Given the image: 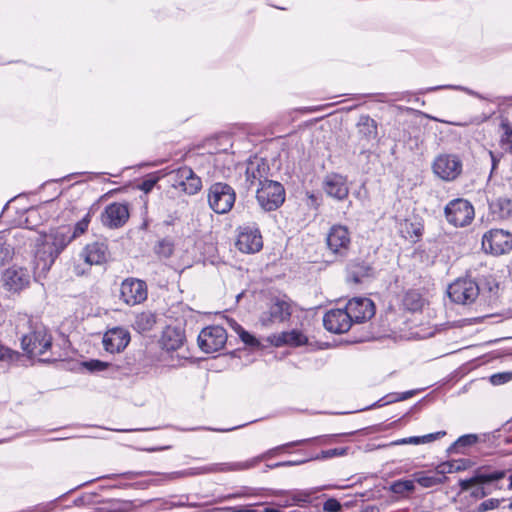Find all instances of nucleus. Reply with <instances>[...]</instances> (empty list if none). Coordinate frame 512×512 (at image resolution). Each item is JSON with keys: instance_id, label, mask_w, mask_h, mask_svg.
Listing matches in <instances>:
<instances>
[{"instance_id": "obj_1", "label": "nucleus", "mask_w": 512, "mask_h": 512, "mask_svg": "<svg viewBox=\"0 0 512 512\" xmlns=\"http://www.w3.org/2000/svg\"><path fill=\"white\" fill-rule=\"evenodd\" d=\"M506 474V470L481 467L475 471L473 477L459 480V487L461 491L472 490L471 495L476 498H483L503 488L501 482Z\"/></svg>"}, {"instance_id": "obj_2", "label": "nucleus", "mask_w": 512, "mask_h": 512, "mask_svg": "<svg viewBox=\"0 0 512 512\" xmlns=\"http://www.w3.org/2000/svg\"><path fill=\"white\" fill-rule=\"evenodd\" d=\"M313 438L301 439L296 441L287 442L285 444L271 448L264 453L238 462L215 463L202 468L203 473H219V472H239L257 467L262 461L276 456L278 453L285 451L288 448L296 447L309 443Z\"/></svg>"}, {"instance_id": "obj_3", "label": "nucleus", "mask_w": 512, "mask_h": 512, "mask_svg": "<svg viewBox=\"0 0 512 512\" xmlns=\"http://www.w3.org/2000/svg\"><path fill=\"white\" fill-rule=\"evenodd\" d=\"M295 307L296 304L287 295L272 296L259 316V323L266 328L285 323L290 320Z\"/></svg>"}, {"instance_id": "obj_4", "label": "nucleus", "mask_w": 512, "mask_h": 512, "mask_svg": "<svg viewBox=\"0 0 512 512\" xmlns=\"http://www.w3.org/2000/svg\"><path fill=\"white\" fill-rule=\"evenodd\" d=\"M22 349L29 357H44L52 347V336L44 326H35L21 339Z\"/></svg>"}, {"instance_id": "obj_5", "label": "nucleus", "mask_w": 512, "mask_h": 512, "mask_svg": "<svg viewBox=\"0 0 512 512\" xmlns=\"http://www.w3.org/2000/svg\"><path fill=\"white\" fill-rule=\"evenodd\" d=\"M72 239L73 236H70L69 228L52 229L42 236L41 248L38 250V254H47L46 260L52 263Z\"/></svg>"}, {"instance_id": "obj_6", "label": "nucleus", "mask_w": 512, "mask_h": 512, "mask_svg": "<svg viewBox=\"0 0 512 512\" xmlns=\"http://www.w3.org/2000/svg\"><path fill=\"white\" fill-rule=\"evenodd\" d=\"M256 199L264 211H274L278 209L285 201V189L277 181H264L257 188Z\"/></svg>"}, {"instance_id": "obj_7", "label": "nucleus", "mask_w": 512, "mask_h": 512, "mask_svg": "<svg viewBox=\"0 0 512 512\" xmlns=\"http://www.w3.org/2000/svg\"><path fill=\"white\" fill-rule=\"evenodd\" d=\"M447 222L454 227H465L471 224L475 217L473 205L464 198L453 199L444 208Z\"/></svg>"}, {"instance_id": "obj_8", "label": "nucleus", "mask_w": 512, "mask_h": 512, "mask_svg": "<svg viewBox=\"0 0 512 512\" xmlns=\"http://www.w3.org/2000/svg\"><path fill=\"white\" fill-rule=\"evenodd\" d=\"M448 295L453 302L468 305L480 296V285L471 277H461L449 285Z\"/></svg>"}, {"instance_id": "obj_9", "label": "nucleus", "mask_w": 512, "mask_h": 512, "mask_svg": "<svg viewBox=\"0 0 512 512\" xmlns=\"http://www.w3.org/2000/svg\"><path fill=\"white\" fill-rule=\"evenodd\" d=\"M236 199L234 189L226 183H214L208 191V202L210 208L217 214L229 212Z\"/></svg>"}, {"instance_id": "obj_10", "label": "nucleus", "mask_w": 512, "mask_h": 512, "mask_svg": "<svg viewBox=\"0 0 512 512\" xmlns=\"http://www.w3.org/2000/svg\"><path fill=\"white\" fill-rule=\"evenodd\" d=\"M168 178L173 188L187 195H195L202 189L201 178L188 166L171 171Z\"/></svg>"}, {"instance_id": "obj_11", "label": "nucleus", "mask_w": 512, "mask_h": 512, "mask_svg": "<svg viewBox=\"0 0 512 512\" xmlns=\"http://www.w3.org/2000/svg\"><path fill=\"white\" fill-rule=\"evenodd\" d=\"M462 169V161L455 154H440L432 163L434 174L447 182L456 180L461 175Z\"/></svg>"}, {"instance_id": "obj_12", "label": "nucleus", "mask_w": 512, "mask_h": 512, "mask_svg": "<svg viewBox=\"0 0 512 512\" xmlns=\"http://www.w3.org/2000/svg\"><path fill=\"white\" fill-rule=\"evenodd\" d=\"M326 243L329 251L336 258L346 257L351 246L349 229L341 224L333 225L327 233Z\"/></svg>"}, {"instance_id": "obj_13", "label": "nucleus", "mask_w": 512, "mask_h": 512, "mask_svg": "<svg viewBox=\"0 0 512 512\" xmlns=\"http://www.w3.org/2000/svg\"><path fill=\"white\" fill-rule=\"evenodd\" d=\"M482 248L486 253L503 255L512 249V236L502 229H491L482 237Z\"/></svg>"}, {"instance_id": "obj_14", "label": "nucleus", "mask_w": 512, "mask_h": 512, "mask_svg": "<svg viewBox=\"0 0 512 512\" xmlns=\"http://www.w3.org/2000/svg\"><path fill=\"white\" fill-rule=\"evenodd\" d=\"M226 341V330L218 325L205 327L198 335V345L205 353H214L221 350Z\"/></svg>"}, {"instance_id": "obj_15", "label": "nucleus", "mask_w": 512, "mask_h": 512, "mask_svg": "<svg viewBox=\"0 0 512 512\" xmlns=\"http://www.w3.org/2000/svg\"><path fill=\"white\" fill-rule=\"evenodd\" d=\"M147 294V285L142 280L128 278L121 284L120 297L129 306L142 303L147 299Z\"/></svg>"}, {"instance_id": "obj_16", "label": "nucleus", "mask_w": 512, "mask_h": 512, "mask_svg": "<svg viewBox=\"0 0 512 512\" xmlns=\"http://www.w3.org/2000/svg\"><path fill=\"white\" fill-rule=\"evenodd\" d=\"M236 247L239 251L247 254L260 251L263 247V240L259 229L250 226L240 227Z\"/></svg>"}, {"instance_id": "obj_17", "label": "nucleus", "mask_w": 512, "mask_h": 512, "mask_svg": "<svg viewBox=\"0 0 512 512\" xmlns=\"http://www.w3.org/2000/svg\"><path fill=\"white\" fill-rule=\"evenodd\" d=\"M2 283L9 292H20L30 284V273L22 267H9L2 273Z\"/></svg>"}, {"instance_id": "obj_18", "label": "nucleus", "mask_w": 512, "mask_h": 512, "mask_svg": "<svg viewBox=\"0 0 512 512\" xmlns=\"http://www.w3.org/2000/svg\"><path fill=\"white\" fill-rule=\"evenodd\" d=\"M345 308L352 323H362L375 314L374 303L369 298L355 297L348 301Z\"/></svg>"}, {"instance_id": "obj_19", "label": "nucleus", "mask_w": 512, "mask_h": 512, "mask_svg": "<svg viewBox=\"0 0 512 512\" xmlns=\"http://www.w3.org/2000/svg\"><path fill=\"white\" fill-rule=\"evenodd\" d=\"M323 325L331 333L342 334L350 329L352 322L346 308L331 309L325 313Z\"/></svg>"}, {"instance_id": "obj_20", "label": "nucleus", "mask_w": 512, "mask_h": 512, "mask_svg": "<svg viewBox=\"0 0 512 512\" xmlns=\"http://www.w3.org/2000/svg\"><path fill=\"white\" fill-rule=\"evenodd\" d=\"M270 168L265 159L261 157H251L246 164V182L248 186L259 185L261 186L264 181H269L267 179Z\"/></svg>"}, {"instance_id": "obj_21", "label": "nucleus", "mask_w": 512, "mask_h": 512, "mask_svg": "<svg viewBox=\"0 0 512 512\" xmlns=\"http://www.w3.org/2000/svg\"><path fill=\"white\" fill-rule=\"evenodd\" d=\"M130 216L128 205L114 202L105 207L102 222L109 228H120L126 224Z\"/></svg>"}, {"instance_id": "obj_22", "label": "nucleus", "mask_w": 512, "mask_h": 512, "mask_svg": "<svg viewBox=\"0 0 512 512\" xmlns=\"http://www.w3.org/2000/svg\"><path fill=\"white\" fill-rule=\"evenodd\" d=\"M129 342V332L119 327L108 330L103 337V346L105 350L110 353L123 351Z\"/></svg>"}, {"instance_id": "obj_23", "label": "nucleus", "mask_w": 512, "mask_h": 512, "mask_svg": "<svg viewBox=\"0 0 512 512\" xmlns=\"http://www.w3.org/2000/svg\"><path fill=\"white\" fill-rule=\"evenodd\" d=\"M80 255L89 265H101L107 262L110 253L105 241H95L87 244Z\"/></svg>"}, {"instance_id": "obj_24", "label": "nucleus", "mask_w": 512, "mask_h": 512, "mask_svg": "<svg viewBox=\"0 0 512 512\" xmlns=\"http://www.w3.org/2000/svg\"><path fill=\"white\" fill-rule=\"evenodd\" d=\"M323 188L328 196L337 200H344L349 194L346 177L336 173L325 177Z\"/></svg>"}, {"instance_id": "obj_25", "label": "nucleus", "mask_w": 512, "mask_h": 512, "mask_svg": "<svg viewBox=\"0 0 512 512\" xmlns=\"http://www.w3.org/2000/svg\"><path fill=\"white\" fill-rule=\"evenodd\" d=\"M269 342L276 346H291V347H299L302 345L307 344L308 338L307 336L296 329H293L291 331H284L279 334L271 335L268 338Z\"/></svg>"}, {"instance_id": "obj_26", "label": "nucleus", "mask_w": 512, "mask_h": 512, "mask_svg": "<svg viewBox=\"0 0 512 512\" xmlns=\"http://www.w3.org/2000/svg\"><path fill=\"white\" fill-rule=\"evenodd\" d=\"M480 285V296L485 300L488 305L496 303L499 297V282L492 275H484L479 283Z\"/></svg>"}, {"instance_id": "obj_27", "label": "nucleus", "mask_w": 512, "mask_h": 512, "mask_svg": "<svg viewBox=\"0 0 512 512\" xmlns=\"http://www.w3.org/2000/svg\"><path fill=\"white\" fill-rule=\"evenodd\" d=\"M185 334L179 327L168 326L163 331L162 345L167 351H175L183 346Z\"/></svg>"}, {"instance_id": "obj_28", "label": "nucleus", "mask_w": 512, "mask_h": 512, "mask_svg": "<svg viewBox=\"0 0 512 512\" xmlns=\"http://www.w3.org/2000/svg\"><path fill=\"white\" fill-rule=\"evenodd\" d=\"M372 274L373 268L370 265L364 262H358L349 266L347 279L349 282L359 284L364 278L370 277Z\"/></svg>"}, {"instance_id": "obj_29", "label": "nucleus", "mask_w": 512, "mask_h": 512, "mask_svg": "<svg viewBox=\"0 0 512 512\" xmlns=\"http://www.w3.org/2000/svg\"><path fill=\"white\" fill-rule=\"evenodd\" d=\"M318 491L317 488L290 491L287 494L289 505L304 506L310 504Z\"/></svg>"}, {"instance_id": "obj_30", "label": "nucleus", "mask_w": 512, "mask_h": 512, "mask_svg": "<svg viewBox=\"0 0 512 512\" xmlns=\"http://www.w3.org/2000/svg\"><path fill=\"white\" fill-rule=\"evenodd\" d=\"M424 304L425 300L421 294L414 290L407 291L402 299L403 309L411 313L421 311Z\"/></svg>"}, {"instance_id": "obj_31", "label": "nucleus", "mask_w": 512, "mask_h": 512, "mask_svg": "<svg viewBox=\"0 0 512 512\" xmlns=\"http://www.w3.org/2000/svg\"><path fill=\"white\" fill-rule=\"evenodd\" d=\"M490 209L498 219H507L512 215V201L506 197H499L490 203Z\"/></svg>"}, {"instance_id": "obj_32", "label": "nucleus", "mask_w": 512, "mask_h": 512, "mask_svg": "<svg viewBox=\"0 0 512 512\" xmlns=\"http://www.w3.org/2000/svg\"><path fill=\"white\" fill-rule=\"evenodd\" d=\"M156 323V316L150 311L142 312L135 319V327L142 332L150 331Z\"/></svg>"}, {"instance_id": "obj_33", "label": "nucleus", "mask_w": 512, "mask_h": 512, "mask_svg": "<svg viewBox=\"0 0 512 512\" xmlns=\"http://www.w3.org/2000/svg\"><path fill=\"white\" fill-rule=\"evenodd\" d=\"M479 441L477 434H465L460 436L451 446V450L458 453H464L465 448L475 445Z\"/></svg>"}, {"instance_id": "obj_34", "label": "nucleus", "mask_w": 512, "mask_h": 512, "mask_svg": "<svg viewBox=\"0 0 512 512\" xmlns=\"http://www.w3.org/2000/svg\"><path fill=\"white\" fill-rule=\"evenodd\" d=\"M174 248V242L169 238H164L156 243L154 252L160 258H169L172 256Z\"/></svg>"}, {"instance_id": "obj_35", "label": "nucleus", "mask_w": 512, "mask_h": 512, "mask_svg": "<svg viewBox=\"0 0 512 512\" xmlns=\"http://www.w3.org/2000/svg\"><path fill=\"white\" fill-rule=\"evenodd\" d=\"M360 132L368 139H374L377 136V124L369 116L362 117L359 122Z\"/></svg>"}, {"instance_id": "obj_36", "label": "nucleus", "mask_w": 512, "mask_h": 512, "mask_svg": "<svg viewBox=\"0 0 512 512\" xmlns=\"http://www.w3.org/2000/svg\"><path fill=\"white\" fill-rule=\"evenodd\" d=\"M419 390H408L402 393H390L386 395L380 401H384V404H390L394 402L404 401L415 396Z\"/></svg>"}, {"instance_id": "obj_37", "label": "nucleus", "mask_w": 512, "mask_h": 512, "mask_svg": "<svg viewBox=\"0 0 512 512\" xmlns=\"http://www.w3.org/2000/svg\"><path fill=\"white\" fill-rule=\"evenodd\" d=\"M413 480H397L391 485V490L396 494H405L414 490Z\"/></svg>"}, {"instance_id": "obj_38", "label": "nucleus", "mask_w": 512, "mask_h": 512, "mask_svg": "<svg viewBox=\"0 0 512 512\" xmlns=\"http://www.w3.org/2000/svg\"><path fill=\"white\" fill-rule=\"evenodd\" d=\"M347 453V448H333L329 450H323L317 456L310 458V460H323L333 457L343 456Z\"/></svg>"}, {"instance_id": "obj_39", "label": "nucleus", "mask_w": 512, "mask_h": 512, "mask_svg": "<svg viewBox=\"0 0 512 512\" xmlns=\"http://www.w3.org/2000/svg\"><path fill=\"white\" fill-rule=\"evenodd\" d=\"M91 221L90 213H87L81 220H79L74 227V231L70 236H73V239L76 237H79L80 235L84 234Z\"/></svg>"}, {"instance_id": "obj_40", "label": "nucleus", "mask_w": 512, "mask_h": 512, "mask_svg": "<svg viewBox=\"0 0 512 512\" xmlns=\"http://www.w3.org/2000/svg\"><path fill=\"white\" fill-rule=\"evenodd\" d=\"M504 134L501 137V145L505 150L512 152V130L508 124H502Z\"/></svg>"}, {"instance_id": "obj_41", "label": "nucleus", "mask_w": 512, "mask_h": 512, "mask_svg": "<svg viewBox=\"0 0 512 512\" xmlns=\"http://www.w3.org/2000/svg\"><path fill=\"white\" fill-rule=\"evenodd\" d=\"M416 481L425 488L433 487L441 483V480L437 476L420 475L416 478Z\"/></svg>"}, {"instance_id": "obj_42", "label": "nucleus", "mask_w": 512, "mask_h": 512, "mask_svg": "<svg viewBox=\"0 0 512 512\" xmlns=\"http://www.w3.org/2000/svg\"><path fill=\"white\" fill-rule=\"evenodd\" d=\"M512 380L511 372H500L490 376V382L493 385H502Z\"/></svg>"}, {"instance_id": "obj_43", "label": "nucleus", "mask_w": 512, "mask_h": 512, "mask_svg": "<svg viewBox=\"0 0 512 512\" xmlns=\"http://www.w3.org/2000/svg\"><path fill=\"white\" fill-rule=\"evenodd\" d=\"M342 505L336 498H329L323 503L324 512H339Z\"/></svg>"}, {"instance_id": "obj_44", "label": "nucleus", "mask_w": 512, "mask_h": 512, "mask_svg": "<svg viewBox=\"0 0 512 512\" xmlns=\"http://www.w3.org/2000/svg\"><path fill=\"white\" fill-rule=\"evenodd\" d=\"M238 333L241 340L250 346H257L259 344L258 340L251 335L249 332L245 331L241 326H238Z\"/></svg>"}, {"instance_id": "obj_45", "label": "nucleus", "mask_w": 512, "mask_h": 512, "mask_svg": "<svg viewBox=\"0 0 512 512\" xmlns=\"http://www.w3.org/2000/svg\"><path fill=\"white\" fill-rule=\"evenodd\" d=\"M309 460H310V459L282 461V462H277V463H274V464H271V465H267V468H269V469H275V468H279V467H291V466H298V465L305 464V463H306V462H308Z\"/></svg>"}, {"instance_id": "obj_46", "label": "nucleus", "mask_w": 512, "mask_h": 512, "mask_svg": "<svg viewBox=\"0 0 512 512\" xmlns=\"http://www.w3.org/2000/svg\"><path fill=\"white\" fill-rule=\"evenodd\" d=\"M157 181H158V178L149 176L138 185V188L145 193H149L154 188Z\"/></svg>"}, {"instance_id": "obj_47", "label": "nucleus", "mask_w": 512, "mask_h": 512, "mask_svg": "<svg viewBox=\"0 0 512 512\" xmlns=\"http://www.w3.org/2000/svg\"><path fill=\"white\" fill-rule=\"evenodd\" d=\"M12 249L9 245L0 243V263H5L12 258Z\"/></svg>"}, {"instance_id": "obj_48", "label": "nucleus", "mask_w": 512, "mask_h": 512, "mask_svg": "<svg viewBox=\"0 0 512 512\" xmlns=\"http://www.w3.org/2000/svg\"><path fill=\"white\" fill-rule=\"evenodd\" d=\"M17 353L0 343V361L14 360Z\"/></svg>"}, {"instance_id": "obj_49", "label": "nucleus", "mask_w": 512, "mask_h": 512, "mask_svg": "<svg viewBox=\"0 0 512 512\" xmlns=\"http://www.w3.org/2000/svg\"><path fill=\"white\" fill-rule=\"evenodd\" d=\"M107 365H108L107 363L99 361V360H91V361L85 362V366L90 371H102V370L106 369Z\"/></svg>"}, {"instance_id": "obj_50", "label": "nucleus", "mask_w": 512, "mask_h": 512, "mask_svg": "<svg viewBox=\"0 0 512 512\" xmlns=\"http://www.w3.org/2000/svg\"><path fill=\"white\" fill-rule=\"evenodd\" d=\"M395 445H405V444H413L419 445L422 444L421 436H412L408 438H402L393 442Z\"/></svg>"}, {"instance_id": "obj_51", "label": "nucleus", "mask_w": 512, "mask_h": 512, "mask_svg": "<svg viewBox=\"0 0 512 512\" xmlns=\"http://www.w3.org/2000/svg\"><path fill=\"white\" fill-rule=\"evenodd\" d=\"M444 435H446L445 431L429 433V434L421 436V441H422V444L430 443V442H433V441L443 437Z\"/></svg>"}, {"instance_id": "obj_52", "label": "nucleus", "mask_w": 512, "mask_h": 512, "mask_svg": "<svg viewBox=\"0 0 512 512\" xmlns=\"http://www.w3.org/2000/svg\"><path fill=\"white\" fill-rule=\"evenodd\" d=\"M498 500L495 499H489L480 504V511H487L489 509H493L497 507Z\"/></svg>"}, {"instance_id": "obj_53", "label": "nucleus", "mask_w": 512, "mask_h": 512, "mask_svg": "<svg viewBox=\"0 0 512 512\" xmlns=\"http://www.w3.org/2000/svg\"><path fill=\"white\" fill-rule=\"evenodd\" d=\"M222 142L225 144V147L221 150H218L216 151L215 153L216 154H219V153H225L227 154L229 148H231L232 144H231V138L229 136H223L221 138Z\"/></svg>"}, {"instance_id": "obj_54", "label": "nucleus", "mask_w": 512, "mask_h": 512, "mask_svg": "<svg viewBox=\"0 0 512 512\" xmlns=\"http://www.w3.org/2000/svg\"><path fill=\"white\" fill-rule=\"evenodd\" d=\"M489 155L491 157V162H492L491 173H493L495 171L496 167H497L499 159L497 158V156L492 151H489Z\"/></svg>"}, {"instance_id": "obj_55", "label": "nucleus", "mask_w": 512, "mask_h": 512, "mask_svg": "<svg viewBox=\"0 0 512 512\" xmlns=\"http://www.w3.org/2000/svg\"><path fill=\"white\" fill-rule=\"evenodd\" d=\"M231 512H254L250 508L240 507V508H232Z\"/></svg>"}, {"instance_id": "obj_56", "label": "nucleus", "mask_w": 512, "mask_h": 512, "mask_svg": "<svg viewBox=\"0 0 512 512\" xmlns=\"http://www.w3.org/2000/svg\"><path fill=\"white\" fill-rule=\"evenodd\" d=\"M508 490H512V474L509 476V484L507 486Z\"/></svg>"}, {"instance_id": "obj_57", "label": "nucleus", "mask_w": 512, "mask_h": 512, "mask_svg": "<svg viewBox=\"0 0 512 512\" xmlns=\"http://www.w3.org/2000/svg\"><path fill=\"white\" fill-rule=\"evenodd\" d=\"M234 428H228V429H213L214 431H219V432H227V431H231L233 430Z\"/></svg>"}, {"instance_id": "obj_58", "label": "nucleus", "mask_w": 512, "mask_h": 512, "mask_svg": "<svg viewBox=\"0 0 512 512\" xmlns=\"http://www.w3.org/2000/svg\"><path fill=\"white\" fill-rule=\"evenodd\" d=\"M264 512H278V510L273 508H266Z\"/></svg>"}, {"instance_id": "obj_59", "label": "nucleus", "mask_w": 512, "mask_h": 512, "mask_svg": "<svg viewBox=\"0 0 512 512\" xmlns=\"http://www.w3.org/2000/svg\"><path fill=\"white\" fill-rule=\"evenodd\" d=\"M448 86H438V87H435V88H430L429 90H436V89H441V88H447Z\"/></svg>"}, {"instance_id": "obj_60", "label": "nucleus", "mask_w": 512, "mask_h": 512, "mask_svg": "<svg viewBox=\"0 0 512 512\" xmlns=\"http://www.w3.org/2000/svg\"><path fill=\"white\" fill-rule=\"evenodd\" d=\"M509 509L512 510V498L510 499V502H509V505H508Z\"/></svg>"}, {"instance_id": "obj_61", "label": "nucleus", "mask_w": 512, "mask_h": 512, "mask_svg": "<svg viewBox=\"0 0 512 512\" xmlns=\"http://www.w3.org/2000/svg\"><path fill=\"white\" fill-rule=\"evenodd\" d=\"M227 155H228V157L230 158L229 163H232V162H233L232 156H231L230 154H227Z\"/></svg>"}, {"instance_id": "obj_62", "label": "nucleus", "mask_w": 512, "mask_h": 512, "mask_svg": "<svg viewBox=\"0 0 512 512\" xmlns=\"http://www.w3.org/2000/svg\"><path fill=\"white\" fill-rule=\"evenodd\" d=\"M42 360L43 361H48V360H50V358L49 357H44V358H42Z\"/></svg>"}, {"instance_id": "obj_63", "label": "nucleus", "mask_w": 512, "mask_h": 512, "mask_svg": "<svg viewBox=\"0 0 512 512\" xmlns=\"http://www.w3.org/2000/svg\"><path fill=\"white\" fill-rule=\"evenodd\" d=\"M275 8L280 9V10H285L286 9L284 7H278V6H276Z\"/></svg>"}, {"instance_id": "obj_64", "label": "nucleus", "mask_w": 512, "mask_h": 512, "mask_svg": "<svg viewBox=\"0 0 512 512\" xmlns=\"http://www.w3.org/2000/svg\"><path fill=\"white\" fill-rule=\"evenodd\" d=\"M3 442H4V440H0V443H3Z\"/></svg>"}]
</instances>
